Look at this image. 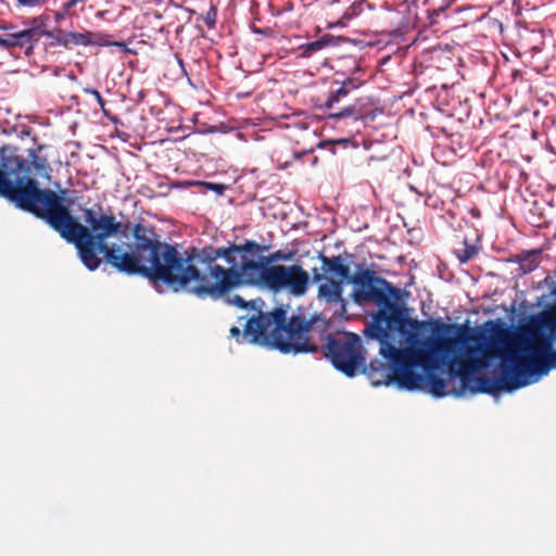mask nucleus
Segmentation results:
<instances>
[{
    "label": "nucleus",
    "instance_id": "obj_1",
    "mask_svg": "<svg viewBox=\"0 0 556 556\" xmlns=\"http://www.w3.org/2000/svg\"><path fill=\"white\" fill-rule=\"evenodd\" d=\"M353 299L357 304L374 303L379 309L372 315L366 328L367 337L379 341L380 354L390 362L371 361L361 371L367 375L376 387L390 384L393 380L400 388L419 390L424 382L422 372L415 370L421 366L426 370L447 365L452 377H458L463 388L471 393L488 392L491 382L488 377H472V374L486 365L490 345L484 344L486 336L479 328L465 324H446L440 319L429 323L433 337L425 341V349L400 350L389 342L390 332L402 334L418 330L422 323L408 317L396 303L401 291L375 270H365L353 277Z\"/></svg>",
    "mask_w": 556,
    "mask_h": 556
},
{
    "label": "nucleus",
    "instance_id": "obj_16",
    "mask_svg": "<svg viewBox=\"0 0 556 556\" xmlns=\"http://www.w3.org/2000/svg\"><path fill=\"white\" fill-rule=\"evenodd\" d=\"M30 163L37 175L50 179L51 166L45 156H39L35 150L29 151Z\"/></svg>",
    "mask_w": 556,
    "mask_h": 556
},
{
    "label": "nucleus",
    "instance_id": "obj_24",
    "mask_svg": "<svg viewBox=\"0 0 556 556\" xmlns=\"http://www.w3.org/2000/svg\"><path fill=\"white\" fill-rule=\"evenodd\" d=\"M251 30L253 34L262 35L265 37H274L275 36V30L271 27L261 28L255 25H251Z\"/></svg>",
    "mask_w": 556,
    "mask_h": 556
},
{
    "label": "nucleus",
    "instance_id": "obj_22",
    "mask_svg": "<svg viewBox=\"0 0 556 556\" xmlns=\"http://www.w3.org/2000/svg\"><path fill=\"white\" fill-rule=\"evenodd\" d=\"M329 117H331V118H344V117H355V118H358L359 115L356 113V110H355L354 105H349V106H345L343 110H341L339 112L330 113Z\"/></svg>",
    "mask_w": 556,
    "mask_h": 556
},
{
    "label": "nucleus",
    "instance_id": "obj_5",
    "mask_svg": "<svg viewBox=\"0 0 556 556\" xmlns=\"http://www.w3.org/2000/svg\"><path fill=\"white\" fill-rule=\"evenodd\" d=\"M523 351L527 354H520L515 350L502 354V375L495 380L488 378L491 388L486 393L493 390L511 392L523 388L529 383L528 376L545 375L556 367V351L553 352V344L548 338L540 337L529 341Z\"/></svg>",
    "mask_w": 556,
    "mask_h": 556
},
{
    "label": "nucleus",
    "instance_id": "obj_9",
    "mask_svg": "<svg viewBox=\"0 0 556 556\" xmlns=\"http://www.w3.org/2000/svg\"><path fill=\"white\" fill-rule=\"evenodd\" d=\"M43 36V29L40 27H30L16 33L0 35L1 48H20L25 50V54L30 56L35 45Z\"/></svg>",
    "mask_w": 556,
    "mask_h": 556
},
{
    "label": "nucleus",
    "instance_id": "obj_4",
    "mask_svg": "<svg viewBox=\"0 0 556 556\" xmlns=\"http://www.w3.org/2000/svg\"><path fill=\"white\" fill-rule=\"evenodd\" d=\"M233 253H237V250H232V243L228 247L206 245L187 250L185 260L187 264L197 266L198 275L189 279V288L184 291L200 299L217 300L238 287L249 286V276L244 267L247 263L255 261L242 258L240 266H237Z\"/></svg>",
    "mask_w": 556,
    "mask_h": 556
},
{
    "label": "nucleus",
    "instance_id": "obj_11",
    "mask_svg": "<svg viewBox=\"0 0 556 556\" xmlns=\"http://www.w3.org/2000/svg\"><path fill=\"white\" fill-rule=\"evenodd\" d=\"M71 36V49L76 46H118L123 47L124 45L122 42H111L109 40V36L100 33H92L89 30H86L84 33H77V31H70Z\"/></svg>",
    "mask_w": 556,
    "mask_h": 556
},
{
    "label": "nucleus",
    "instance_id": "obj_25",
    "mask_svg": "<svg viewBox=\"0 0 556 556\" xmlns=\"http://www.w3.org/2000/svg\"><path fill=\"white\" fill-rule=\"evenodd\" d=\"M18 5L21 7H27V8H34L41 5L46 2V0H16Z\"/></svg>",
    "mask_w": 556,
    "mask_h": 556
},
{
    "label": "nucleus",
    "instance_id": "obj_31",
    "mask_svg": "<svg viewBox=\"0 0 556 556\" xmlns=\"http://www.w3.org/2000/svg\"><path fill=\"white\" fill-rule=\"evenodd\" d=\"M66 192H67V190H66V189H64V190H61V191H60V193H61L62 195H63V194H65Z\"/></svg>",
    "mask_w": 556,
    "mask_h": 556
},
{
    "label": "nucleus",
    "instance_id": "obj_6",
    "mask_svg": "<svg viewBox=\"0 0 556 556\" xmlns=\"http://www.w3.org/2000/svg\"><path fill=\"white\" fill-rule=\"evenodd\" d=\"M249 286L266 288L274 293L286 292L300 298L306 294L312 285L311 275L300 264L266 265L263 262L245 264Z\"/></svg>",
    "mask_w": 556,
    "mask_h": 556
},
{
    "label": "nucleus",
    "instance_id": "obj_7",
    "mask_svg": "<svg viewBox=\"0 0 556 556\" xmlns=\"http://www.w3.org/2000/svg\"><path fill=\"white\" fill-rule=\"evenodd\" d=\"M323 354L348 377H354L366 363L362 340L355 333H328Z\"/></svg>",
    "mask_w": 556,
    "mask_h": 556
},
{
    "label": "nucleus",
    "instance_id": "obj_23",
    "mask_svg": "<svg viewBox=\"0 0 556 556\" xmlns=\"http://www.w3.org/2000/svg\"><path fill=\"white\" fill-rule=\"evenodd\" d=\"M84 92L93 96V99H96L97 103L101 109H104L105 106V100L102 98L101 93L94 89V88H84Z\"/></svg>",
    "mask_w": 556,
    "mask_h": 556
},
{
    "label": "nucleus",
    "instance_id": "obj_30",
    "mask_svg": "<svg viewBox=\"0 0 556 556\" xmlns=\"http://www.w3.org/2000/svg\"><path fill=\"white\" fill-rule=\"evenodd\" d=\"M230 334L231 337L238 339L241 336V330L239 329V327H231Z\"/></svg>",
    "mask_w": 556,
    "mask_h": 556
},
{
    "label": "nucleus",
    "instance_id": "obj_18",
    "mask_svg": "<svg viewBox=\"0 0 556 556\" xmlns=\"http://www.w3.org/2000/svg\"><path fill=\"white\" fill-rule=\"evenodd\" d=\"M295 251H283L278 250L270 253L268 256H262L258 262H263L266 265L275 262H287L293 260Z\"/></svg>",
    "mask_w": 556,
    "mask_h": 556
},
{
    "label": "nucleus",
    "instance_id": "obj_8",
    "mask_svg": "<svg viewBox=\"0 0 556 556\" xmlns=\"http://www.w3.org/2000/svg\"><path fill=\"white\" fill-rule=\"evenodd\" d=\"M5 167L10 168L12 173H16V174H24L25 177L23 178H17L16 179V182L13 184L9 177H8V174L3 170L0 169V197H3L8 200H10L12 203L15 204L16 207L25 211L23 207H21L14 200L11 199L10 195H8V193L5 192L7 190H14L15 188H17L18 186H24L26 181H34L36 182V186L39 190H42L41 188H39V185L37 182V180L28 177L29 173H30V166L27 162V160H25L24 157L22 156H14L12 159H9L8 160V163H4L3 164Z\"/></svg>",
    "mask_w": 556,
    "mask_h": 556
},
{
    "label": "nucleus",
    "instance_id": "obj_17",
    "mask_svg": "<svg viewBox=\"0 0 556 556\" xmlns=\"http://www.w3.org/2000/svg\"><path fill=\"white\" fill-rule=\"evenodd\" d=\"M43 36H47L49 38H51L52 40L49 42V46L50 47H53V46H62L64 47L65 49H71V36H70V31L66 33V31H62V30H59L56 35H54L52 31L50 30H43Z\"/></svg>",
    "mask_w": 556,
    "mask_h": 556
},
{
    "label": "nucleus",
    "instance_id": "obj_3",
    "mask_svg": "<svg viewBox=\"0 0 556 556\" xmlns=\"http://www.w3.org/2000/svg\"><path fill=\"white\" fill-rule=\"evenodd\" d=\"M231 303L240 308L250 307L254 313L242 316L247 319L243 327V336L250 343L276 349L285 354L316 353L318 346L308 340L312 324L303 315H294L287 323V312L277 307L269 313L261 309V300L244 301L240 295H235Z\"/></svg>",
    "mask_w": 556,
    "mask_h": 556
},
{
    "label": "nucleus",
    "instance_id": "obj_28",
    "mask_svg": "<svg viewBox=\"0 0 556 556\" xmlns=\"http://www.w3.org/2000/svg\"><path fill=\"white\" fill-rule=\"evenodd\" d=\"M324 279V276L319 273L317 268L313 269V277L311 278L312 282H319Z\"/></svg>",
    "mask_w": 556,
    "mask_h": 556
},
{
    "label": "nucleus",
    "instance_id": "obj_2",
    "mask_svg": "<svg viewBox=\"0 0 556 556\" xmlns=\"http://www.w3.org/2000/svg\"><path fill=\"white\" fill-rule=\"evenodd\" d=\"M21 207L46 222L67 242L75 244L83 264L89 270L101 265L99 254L116 271L141 276L153 283L163 282L175 292L189 288V279L198 275L197 266L187 264L177 245L162 240L153 226L117 220L112 213L97 214L84 210L87 226L72 215L68 204L53 190H39L34 181H26L14 190H7Z\"/></svg>",
    "mask_w": 556,
    "mask_h": 556
},
{
    "label": "nucleus",
    "instance_id": "obj_26",
    "mask_svg": "<svg viewBox=\"0 0 556 556\" xmlns=\"http://www.w3.org/2000/svg\"><path fill=\"white\" fill-rule=\"evenodd\" d=\"M85 0H67L64 4H63V10L64 12H70V10L72 8H74L77 3H84Z\"/></svg>",
    "mask_w": 556,
    "mask_h": 556
},
{
    "label": "nucleus",
    "instance_id": "obj_10",
    "mask_svg": "<svg viewBox=\"0 0 556 556\" xmlns=\"http://www.w3.org/2000/svg\"><path fill=\"white\" fill-rule=\"evenodd\" d=\"M319 260L323 264L321 269L325 273H331L340 278V280H350L353 283V277L365 270H370L369 268L357 269L354 275L351 276L350 266L344 264L341 256H331L328 257L324 254H319Z\"/></svg>",
    "mask_w": 556,
    "mask_h": 556
},
{
    "label": "nucleus",
    "instance_id": "obj_32",
    "mask_svg": "<svg viewBox=\"0 0 556 556\" xmlns=\"http://www.w3.org/2000/svg\"><path fill=\"white\" fill-rule=\"evenodd\" d=\"M12 28H13V26H12V25H10V26H5V27H4V29H12Z\"/></svg>",
    "mask_w": 556,
    "mask_h": 556
},
{
    "label": "nucleus",
    "instance_id": "obj_14",
    "mask_svg": "<svg viewBox=\"0 0 556 556\" xmlns=\"http://www.w3.org/2000/svg\"><path fill=\"white\" fill-rule=\"evenodd\" d=\"M336 43V38L332 35H325L318 40L311 41L307 43H304L299 47L300 55L302 58H311L315 53L319 52L320 50L325 49L326 47L332 46Z\"/></svg>",
    "mask_w": 556,
    "mask_h": 556
},
{
    "label": "nucleus",
    "instance_id": "obj_12",
    "mask_svg": "<svg viewBox=\"0 0 556 556\" xmlns=\"http://www.w3.org/2000/svg\"><path fill=\"white\" fill-rule=\"evenodd\" d=\"M317 296L327 303H337L342 299V281L332 278H325V281L319 285Z\"/></svg>",
    "mask_w": 556,
    "mask_h": 556
},
{
    "label": "nucleus",
    "instance_id": "obj_20",
    "mask_svg": "<svg viewBox=\"0 0 556 556\" xmlns=\"http://www.w3.org/2000/svg\"><path fill=\"white\" fill-rule=\"evenodd\" d=\"M456 256L462 264L469 262L472 257L478 254V248L473 244L464 241V247L456 252Z\"/></svg>",
    "mask_w": 556,
    "mask_h": 556
},
{
    "label": "nucleus",
    "instance_id": "obj_19",
    "mask_svg": "<svg viewBox=\"0 0 556 556\" xmlns=\"http://www.w3.org/2000/svg\"><path fill=\"white\" fill-rule=\"evenodd\" d=\"M268 249L266 245H261L256 241L247 240L243 244L232 243V250H237V253H263Z\"/></svg>",
    "mask_w": 556,
    "mask_h": 556
},
{
    "label": "nucleus",
    "instance_id": "obj_27",
    "mask_svg": "<svg viewBox=\"0 0 556 556\" xmlns=\"http://www.w3.org/2000/svg\"><path fill=\"white\" fill-rule=\"evenodd\" d=\"M520 268L523 273H530L535 268V265L533 264V261H530L529 263L522 262L520 263Z\"/></svg>",
    "mask_w": 556,
    "mask_h": 556
},
{
    "label": "nucleus",
    "instance_id": "obj_29",
    "mask_svg": "<svg viewBox=\"0 0 556 556\" xmlns=\"http://www.w3.org/2000/svg\"><path fill=\"white\" fill-rule=\"evenodd\" d=\"M207 187L214 191H216L217 193H223L225 187L223 185H218V184H207Z\"/></svg>",
    "mask_w": 556,
    "mask_h": 556
},
{
    "label": "nucleus",
    "instance_id": "obj_15",
    "mask_svg": "<svg viewBox=\"0 0 556 556\" xmlns=\"http://www.w3.org/2000/svg\"><path fill=\"white\" fill-rule=\"evenodd\" d=\"M425 376V382L422 386H425L426 383L429 386V391L431 394H433L434 396L437 397H442L444 395H446V380L443 379L442 377L435 375V374H428L427 376ZM424 387H421L420 389H422Z\"/></svg>",
    "mask_w": 556,
    "mask_h": 556
},
{
    "label": "nucleus",
    "instance_id": "obj_13",
    "mask_svg": "<svg viewBox=\"0 0 556 556\" xmlns=\"http://www.w3.org/2000/svg\"><path fill=\"white\" fill-rule=\"evenodd\" d=\"M358 86L359 84L354 78H346L338 89L329 92L326 101L320 104V108L331 110L336 103L342 98H345L352 90L358 88Z\"/></svg>",
    "mask_w": 556,
    "mask_h": 556
},
{
    "label": "nucleus",
    "instance_id": "obj_21",
    "mask_svg": "<svg viewBox=\"0 0 556 556\" xmlns=\"http://www.w3.org/2000/svg\"><path fill=\"white\" fill-rule=\"evenodd\" d=\"M203 22L208 28H214L217 22V8L213 3H211L210 9L202 16Z\"/></svg>",
    "mask_w": 556,
    "mask_h": 556
}]
</instances>
